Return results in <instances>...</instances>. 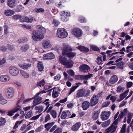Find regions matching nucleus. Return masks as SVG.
Masks as SVG:
<instances>
[{"instance_id":"1","label":"nucleus","mask_w":133,"mask_h":133,"mask_svg":"<svg viewBox=\"0 0 133 133\" xmlns=\"http://www.w3.org/2000/svg\"><path fill=\"white\" fill-rule=\"evenodd\" d=\"M59 61L62 64L66 66L67 68H70L73 65V63L71 60L68 61L64 57L59 56Z\"/></svg>"},{"instance_id":"2","label":"nucleus","mask_w":133,"mask_h":133,"mask_svg":"<svg viewBox=\"0 0 133 133\" xmlns=\"http://www.w3.org/2000/svg\"><path fill=\"white\" fill-rule=\"evenodd\" d=\"M32 35L33 40L35 41H40L43 39L44 37L43 34L35 30L32 31Z\"/></svg>"},{"instance_id":"3","label":"nucleus","mask_w":133,"mask_h":133,"mask_svg":"<svg viewBox=\"0 0 133 133\" xmlns=\"http://www.w3.org/2000/svg\"><path fill=\"white\" fill-rule=\"evenodd\" d=\"M75 50L74 49L72 48L69 45L65 43H63L62 48V55H65L69 52Z\"/></svg>"},{"instance_id":"4","label":"nucleus","mask_w":133,"mask_h":133,"mask_svg":"<svg viewBox=\"0 0 133 133\" xmlns=\"http://www.w3.org/2000/svg\"><path fill=\"white\" fill-rule=\"evenodd\" d=\"M57 36L60 38H64L66 37L68 34L65 30L63 28H60L57 30Z\"/></svg>"},{"instance_id":"5","label":"nucleus","mask_w":133,"mask_h":133,"mask_svg":"<svg viewBox=\"0 0 133 133\" xmlns=\"http://www.w3.org/2000/svg\"><path fill=\"white\" fill-rule=\"evenodd\" d=\"M9 72L11 75L14 76H17L19 73L18 69L14 66H11L9 68Z\"/></svg>"},{"instance_id":"6","label":"nucleus","mask_w":133,"mask_h":133,"mask_svg":"<svg viewBox=\"0 0 133 133\" xmlns=\"http://www.w3.org/2000/svg\"><path fill=\"white\" fill-rule=\"evenodd\" d=\"M72 33L75 37H81L82 35V31L78 28L73 29L72 30Z\"/></svg>"},{"instance_id":"7","label":"nucleus","mask_w":133,"mask_h":133,"mask_svg":"<svg viewBox=\"0 0 133 133\" xmlns=\"http://www.w3.org/2000/svg\"><path fill=\"white\" fill-rule=\"evenodd\" d=\"M60 15L61 16V18L62 21H66L67 20V17L70 16V13L68 12H65V11H64L61 12Z\"/></svg>"},{"instance_id":"8","label":"nucleus","mask_w":133,"mask_h":133,"mask_svg":"<svg viewBox=\"0 0 133 133\" xmlns=\"http://www.w3.org/2000/svg\"><path fill=\"white\" fill-rule=\"evenodd\" d=\"M14 90L11 87L8 88L6 91V96L8 98H10L13 96Z\"/></svg>"},{"instance_id":"9","label":"nucleus","mask_w":133,"mask_h":133,"mask_svg":"<svg viewBox=\"0 0 133 133\" xmlns=\"http://www.w3.org/2000/svg\"><path fill=\"white\" fill-rule=\"evenodd\" d=\"M80 71L84 73L88 72L90 70V67L88 65L84 64L80 66L79 68Z\"/></svg>"},{"instance_id":"10","label":"nucleus","mask_w":133,"mask_h":133,"mask_svg":"<svg viewBox=\"0 0 133 133\" xmlns=\"http://www.w3.org/2000/svg\"><path fill=\"white\" fill-rule=\"evenodd\" d=\"M55 57L54 54L52 52H50L43 55V58L44 60L52 59Z\"/></svg>"},{"instance_id":"11","label":"nucleus","mask_w":133,"mask_h":133,"mask_svg":"<svg viewBox=\"0 0 133 133\" xmlns=\"http://www.w3.org/2000/svg\"><path fill=\"white\" fill-rule=\"evenodd\" d=\"M42 47L45 49L50 48L52 46L50 41L47 40H44L42 42Z\"/></svg>"},{"instance_id":"12","label":"nucleus","mask_w":133,"mask_h":133,"mask_svg":"<svg viewBox=\"0 0 133 133\" xmlns=\"http://www.w3.org/2000/svg\"><path fill=\"white\" fill-rule=\"evenodd\" d=\"M17 106L14 109L9 112L8 115L10 116H12L14 115V113L20 110L21 107L18 104H17Z\"/></svg>"},{"instance_id":"13","label":"nucleus","mask_w":133,"mask_h":133,"mask_svg":"<svg viewBox=\"0 0 133 133\" xmlns=\"http://www.w3.org/2000/svg\"><path fill=\"white\" fill-rule=\"evenodd\" d=\"M110 114L109 111L103 112L101 115V119L103 121L109 118Z\"/></svg>"},{"instance_id":"14","label":"nucleus","mask_w":133,"mask_h":133,"mask_svg":"<svg viewBox=\"0 0 133 133\" xmlns=\"http://www.w3.org/2000/svg\"><path fill=\"white\" fill-rule=\"evenodd\" d=\"M98 101V98L95 95H94L91 100V106H93L96 104Z\"/></svg>"},{"instance_id":"15","label":"nucleus","mask_w":133,"mask_h":133,"mask_svg":"<svg viewBox=\"0 0 133 133\" xmlns=\"http://www.w3.org/2000/svg\"><path fill=\"white\" fill-rule=\"evenodd\" d=\"M86 93L85 89H82L78 90L76 94V96L78 97H80L84 96V95Z\"/></svg>"},{"instance_id":"16","label":"nucleus","mask_w":133,"mask_h":133,"mask_svg":"<svg viewBox=\"0 0 133 133\" xmlns=\"http://www.w3.org/2000/svg\"><path fill=\"white\" fill-rule=\"evenodd\" d=\"M117 127L116 124L114 125H112L106 130L107 131V133H108L110 131H111V132L110 133H113L116 130Z\"/></svg>"},{"instance_id":"17","label":"nucleus","mask_w":133,"mask_h":133,"mask_svg":"<svg viewBox=\"0 0 133 133\" xmlns=\"http://www.w3.org/2000/svg\"><path fill=\"white\" fill-rule=\"evenodd\" d=\"M16 0H7V4L10 8H14L16 5Z\"/></svg>"},{"instance_id":"18","label":"nucleus","mask_w":133,"mask_h":133,"mask_svg":"<svg viewBox=\"0 0 133 133\" xmlns=\"http://www.w3.org/2000/svg\"><path fill=\"white\" fill-rule=\"evenodd\" d=\"M35 99L32 103L34 106H35L40 103L42 102L41 100L42 99V98L41 97H39L36 99L35 98Z\"/></svg>"},{"instance_id":"19","label":"nucleus","mask_w":133,"mask_h":133,"mask_svg":"<svg viewBox=\"0 0 133 133\" xmlns=\"http://www.w3.org/2000/svg\"><path fill=\"white\" fill-rule=\"evenodd\" d=\"M10 79L9 77L7 75L1 76L0 77V80L2 82H6L9 81Z\"/></svg>"},{"instance_id":"20","label":"nucleus","mask_w":133,"mask_h":133,"mask_svg":"<svg viewBox=\"0 0 133 133\" xmlns=\"http://www.w3.org/2000/svg\"><path fill=\"white\" fill-rule=\"evenodd\" d=\"M33 20V18H30L28 17H23L22 18L20 21L22 22H26L27 23H31Z\"/></svg>"},{"instance_id":"21","label":"nucleus","mask_w":133,"mask_h":133,"mask_svg":"<svg viewBox=\"0 0 133 133\" xmlns=\"http://www.w3.org/2000/svg\"><path fill=\"white\" fill-rule=\"evenodd\" d=\"M36 28L38 31L41 32L42 34L45 33L46 32V29L41 25H37Z\"/></svg>"},{"instance_id":"22","label":"nucleus","mask_w":133,"mask_h":133,"mask_svg":"<svg viewBox=\"0 0 133 133\" xmlns=\"http://www.w3.org/2000/svg\"><path fill=\"white\" fill-rule=\"evenodd\" d=\"M118 80L117 76L116 75L112 76L109 81V82L111 84H113L116 82Z\"/></svg>"},{"instance_id":"23","label":"nucleus","mask_w":133,"mask_h":133,"mask_svg":"<svg viewBox=\"0 0 133 133\" xmlns=\"http://www.w3.org/2000/svg\"><path fill=\"white\" fill-rule=\"evenodd\" d=\"M81 125L80 123L78 122L72 126L71 129L73 131H76L78 129Z\"/></svg>"},{"instance_id":"24","label":"nucleus","mask_w":133,"mask_h":133,"mask_svg":"<svg viewBox=\"0 0 133 133\" xmlns=\"http://www.w3.org/2000/svg\"><path fill=\"white\" fill-rule=\"evenodd\" d=\"M54 122H52L51 123H49L46 124L44 125L45 128V130L47 131L49 130V129L55 124Z\"/></svg>"},{"instance_id":"25","label":"nucleus","mask_w":133,"mask_h":133,"mask_svg":"<svg viewBox=\"0 0 133 133\" xmlns=\"http://www.w3.org/2000/svg\"><path fill=\"white\" fill-rule=\"evenodd\" d=\"M4 14L7 16H11L14 14L15 12L14 11L11 10H6L4 11Z\"/></svg>"},{"instance_id":"26","label":"nucleus","mask_w":133,"mask_h":133,"mask_svg":"<svg viewBox=\"0 0 133 133\" xmlns=\"http://www.w3.org/2000/svg\"><path fill=\"white\" fill-rule=\"evenodd\" d=\"M90 105L89 102L87 101L84 102L82 104V107L83 110H86L89 107Z\"/></svg>"},{"instance_id":"27","label":"nucleus","mask_w":133,"mask_h":133,"mask_svg":"<svg viewBox=\"0 0 133 133\" xmlns=\"http://www.w3.org/2000/svg\"><path fill=\"white\" fill-rule=\"evenodd\" d=\"M29 45L27 44H24L22 46L20 49L21 51L23 52H26L29 49Z\"/></svg>"},{"instance_id":"28","label":"nucleus","mask_w":133,"mask_h":133,"mask_svg":"<svg viewBox=\"0 0 133 133\" xmlns=\"http://www.w3.org/2000/svg\"><path fill=\"white\" fill-rule=\"evenodd\" d=\"M59 91L58 88L54 89L53 91L52 96L53 98L57 97L59 94L58 93V91Z\"/></svg>"},{"instance_id":"29","label":"nucleus","mask_w":133,"mask_h":133,"mask_svg":"<svg viewBox=\"0 0 133 133\" xmlns=\"http://www.w3.org/2000/svg\"><path fill=\"white\" fill-rule=\"evenodd\" d=\"M81 84V83H77L76 84L77 85H76L74 86H72L70 88V92L69 93V95H70L71 93L74 92L75 90L79 86L78 84Z\"/></svg>"},{"instance_id":"30","label":"nucleus","mask_w":133,"mask_h":133,"mask_svg":"<svg viewBox=\"0 0 133 133\" xmlns=\"http://www.w3.org/2000/svg\"><path fill=\"white\" fill-rule=\"evenodd\" d=\"M7 100L4 98L2 95L0 93V103L2 104H4L7 103Z\"/></svg>"},{"instance_id":"31","label":"nucleus","mask_w":133,"mask_h":133,"mask_svg":"<svg viewBox=\"0 0 133 133\" xmlns=\"http://www.w3.org/2000/svg\"><path fill=\"white\" fill-rule=\"evenodd\" d=\"M99 113L100 111H95L94 112V115L92 116V118L93 119L96 120L97 119Z\"/></svg>"},{"instance_id":"32","label":"nucleus","mask_w":133,"mask_h":133,"mask_svg":"<svg viewBox=\"0 0 133 133\" xmlns=\"http://www.w3.org/2000/svg\"><path fill=\"white\" fill-rule=\"evenodd\" d=\"M78 48L81 51L87 52L89 51V49L84 46H80L78 47Z\"/></svg>"},{"instance_id":"33","label":"nucleus","mask_w":133,"mask_h":133,"mask_svg":"<svg viewBox=\"0 0 133 133\" xmlns=\"http://www.w3.org/2000/svg\"><path fill=\"white\" fill-rule=\"evenodd\" d=\"M76 53L75 52H69L66 55L70 58H72L76 55Z\"/></svg>"},{"instance_id":"34","label":"nucleus","mask_w":133,"mask_h":133,"mask_svg":"<svg viewBox=\"0 0 133 133\" xmlns=\"http://www.w3.org/2000/svg\"><path fill=\"white\" fill-rule=\"evenodd\" d=\"M129 91V89L125 91L124 93L121 94L120 95V98H121V99H123L126 96V94Z\"/></svg>"},{"instance_id":"35","label":"nucleus","mask_w":133,"mask_h":133,"mask_svg":"<svg viewBox=\"0 0 133 133\" xmlns=\"http://www.w3.org/2000/svg\"><path fill=\"white\" fill-rule=\"evenodd\" d=\"M38 68L39 70L40 71H42L44 68L42 63V62H38Z\"/></svg>"},{"instance_id":"36","label":"nucleus","mask_w":133,"mask_h":133,"mask_svg":"<svg viewBox=\"0 0 133 133\" xmlns=\"http://www.w3.org/2000/svg\"><path fill=\"white\" fill-rule=\"evenodd\" d=\"M31 64L30 63L26 64L23 65H21L20 66V67L23 69H27L28 68L31 67Z\"/></svg>"},{"instance_id":"37","label":"nucleus","mask_w":133,"mask_h":133,"mask_svg":"<svg viewBox=\"0 0 133 133\" xmlns=\"http://www.w3.org/2000/svg\"><path fill=\"white\" fill-rule=\"evenodd\" d=\"M92 76V74H90L87 75H82V80H87Z\"/></svg>"},{"instance_id":"38","label":"nucleus","mask_w":133,"mask_h":133,"mask_svg":"<svg viewBox=\"0 0 133 133\" xmlns=\"http://www.w3.org/2000/svg\"><path fill=\"white\" fill-rule=\"evenodd\" d=\"M130 46H128L127 48V50L126 51L127 52H129L131 51V50L129 49L133 47V39L130 42Z\"/></svg>"},{"instance_id":"39","label":"nucleus","mask_w":133,"mask_h":133,"mask_svg":"<svg viewBox=\"0 0 133 133\" xmlns=\"http://www.w3.org/2000/svg\"><path fill=\"white\" fill-rule=\"evenodd\" d=\"M6 123V120L4 118L1 117L0 118V126L4 125Z\"/></svg>"},{"instance_id":"40","label":"nucleus","mask_w":133,"mask_h":133,"mask_svg":"<svg viewBox=\"0 0 133 133\" xmlns=\"http://www.w3.org/2000/svg\"><path fill=\"white\" fill-rule=\"evenodd\" d=\"M20 73L22 76H23L25 78H28L29 77V75L23 71H21Z\"/></svg>"},{"instance_id":"41","label":"nucleus","mask_w":133,"mask_h":133,"mask_svg":"<svg viewBox=\"0 0 133 133\" xmlns=\"http://www.w3.org/2000/svg\"><path fill=\"white\" fill-rule=\"evenodd\" d=\"M124 115L123 114V113H122L121 112L120 114L119 115V116L117 119H116L115 121L114 122V123L115 122L116 123V122L118 121H120V119L123 118V116Z\"/></svg>"},{"instance_id":"42","label":"nucleus","mask_w":133,"mask_h":133,"mask_svg":"<svg viewBox=\"0 0 133 133\" xmlns=\"http://www.w3.org/2000/svg\"><path fill=\"white\" fill-rule=\"evenodd\" d=\"M50 114L54 118H55L57 117V113L55 110H52L50 112Z\"/></svg>"},{"instance_id":"43","label":"nucleus","mask_w":133,"mask_h":133,"mask_svg":"<svg viewBox=\"0 0 133 133\" xmlns=\"http://www.w3.org/2000/svg\"><path fill=\"white\" fill-rule=\"evenodd\" d=\"M125 88L123 87H122L121 85H119L117 88V91L118 92H122L123 91Z\"/></svg>"},{"instance_id":"44","label":"nucleus","mask_w":133,"mask_h":133,"mask_svg":"<svg viewBox=\"0 0 133 133\" xmlns=\"http://www.w3.org/2000/svg\"><path fill=\"white\" fill-rule=\"evenodd\" d=\"M43 107L42 105L37 106L35 108V110H38L40 112H41L43 111Z\"/></svg>"},{"instance_id":"45","label":"nucleus","mask_w":133,"mask_h":133,"mask_svg":"<svg viewBox=\"0 0 133 133\" xmlns=\"http://www.w3.org/2000/svg\"><path fill=\"white\" fill-rule=\"evenodd\" d=\"M132 115H133L132 114L130 113H128L127 122L128 124L130 123L131 121Z\"/></svg>"},{"instance_id":"46","label":"nucleus","mask_w":133,"mask_h":133,"mask_svg":"<svg viewBox=\"0 0 133 133\" xmlns=\"http://www.w3.org/2000/svg\"><path fill=\"white\" fill-rule=\"evenodd\" d=\"M50 119V116L49 114H48L46 116L45 118L44 122L45 123H46Z\"/></svg>"},{"instance_id":"47","label":"nucleus","mask_w":133,"mask_h":133,"mask_svg":"<svg viewBox=\"0 0 133 133\" xmlns=\"http://www.w3.org/2000/svg\"><path fill=\"white\" fill-rule=\"evenodd\" d=\"M110 121L109 119L102 124V126L104 127H106L110 124Z\"/></svg>"},{"instance_id":"48","label":"nucleus","mask_w":133,"mask_h":133,"mask_svg":"<svg viewBox=\"0 0 133 133\" xmlns=\"http://www.w3.org/2000/svg\"><path fill=\"white\" fill-rule=\"evenodd\" d=\"M45 81L44 79H42L41 81L38 83L37 85L40 86V87L43 86L44 85Z\"/></svg>"},{"instance_id":"49","label":"nucleus","mask_w":133,"mask_h":133,"mask_svg":"<svg viewBox=\"0 0 133 133\" xmlns=\"http://www.w3.org/2000/svg\"><path fill=\"white\" fill-rule=\"evenodd\" d=\"M90 49L95 51H98L99 50V48L98 47L94 45L90 46Z\"/></svg>"},{"instance_id":"50","label":"nucleus","mask_w":133,"mask_h":133,"mask_svg":"<svg viewBox=\"0 0 133 133\" xmlns=\"http://www.w3.org/2000/svg\"><path fill=\"white\" fill-rule=\"evenodd\" d=\"M35 11L37 13L43 12L44 11V10L42 8H36L35 9Z\"/></svg>"},{"instance_id":"51","label":"nucleus","mask_w":133,"mask_h":133,"mask_svg":"<svg viewBox=\"0 0 133 133\" xmlns=\"http://www.w3.org/2000/svg\"><path fill=\"white\" fill-rule=\"evenodd\" d=\"M32 111H29L26 114L25 116V118H29L32 116Z\"/></svg>"},{"instance_id":"52","label":"nucleus","mask_w":133,"mask_h":133,"mask_svg":"<svg viewBox=\"0 0 133 133\" xmlns=\"http://www.w3.org/2000/svg\"><path fill=\"white\" fill-rule=\"evenodd\" d=\"M12 18L15 20L19 19L22 18L21 16L18 15H16L12 16Z\"/></svg>"},{"instance_id":"53","label":"nucleus","mask_w":133,"mask_h":133,"mask_svg":"<svg viewBox=\"0 0 133 133\" xmlns=\"http://www.w3.org/2000/svg\"><path fill=\"white\" fill-rule=\"evenodd\" d=\"M41 115V114H40L38 115H37L36 116H34L31 118L30 119V121H35L37 119H38L39 117Z\"/></svg>"},{"instance_id":"54","label":"nucleus","mask_w":133,"mask_h":133,"mask_svg":"<svg viewBox=\"0 0 133 133\" xmlns=\"http://www.w3.org/2000/svg\"><path fill=\"white\" fill-rule=\"evenodd\" d=\"M7 49L6 47L4 45H2L0 47V50L3 51H6Z\"/></svg>"},{"instance_id":"55","label":"nucleus","mask_w":133,"mask_h":133,"mask_svg":"<svg viewBox=\"0 0 133 133\" xmlns=\"http://www.w3.org/2000/svg\"><path fill=\"white\" fill-rule=\"evenodd\" d=\"M124 64V63L122 62H120L117 63L116 65L118 66L120 68H122L123 67V65Z\"/></svg>"},{"instance_id":"56","label":"nucleus","mask_w":133,"mask_h":133,"mask_svg":"<svg viewBox=\"0 0 133 133\" xmlns=\"http://www.w3.org/2000/svg\"><path fill=\"white\" fill-rule=\"evenodd\" d=\"M62 132V129L60 128H58L53 132V133H61Z\"/></svg>"},{"instance_id":"57","label":"nucleus","mask_w":133,"mask_h":133,"mask_svg":"<svg viewBox=\"0 0 133 133\" xmlns=\"http://www.w3.org/2000/svg\"><path fill=\"white\" fill-rule=\"evenodd\" d=\"M61 117V118L62 119H65L67 117L66 112L65 111H63L62 113Z\"/></svg>"},{"instance_id":"58","label":"nucleus","mask_w":133,"mask_h":133,"mask_svg":"<svg viewBox=\"0 0 133 133\" xmlns=\"http://www.w3.org/2000/svg\"><path fill=\"white\" fill-rule=\"evenodd\" d=\"M96 62L98 64H102V59L101 57H99L97 59V61H96Z\"/></svg>"},{"instance_id":"59","label":"nucleus","mask_w":133,"mask_h":133,"mask_svg":"<svg viewBox=\"0 0 133 133\" xmlns=\"http://www.w3.org/2000/svg\"><path fill=\"white\" fill-rule=\"evenodd\" d=\"M7 47L9 50L10 51H12L14 50V47L13 45L9 44L8 45Z\"/></svg>"},{"instance_id":"60","label":"nucleus","mask_w":133,"mask_h":133,"mask_svg":"<svg viewBox=\"0 0 133 133\" xmlns=\"http://www.w3.org/2000/svg\"><path fill=\"white\" fill-rule=\"evenodd\" d=\"M126 125L124 124L123 125L121 131V133H124L125 131Z\"/></svg>"},{"instance_id":"61","label":"nucleus","mask_w":133,"mask_h":133,"mask_svg":"<svg viewBox=\"0 0 133 133\" xmlns=\"http://www.w3.org/2000/svg\"><path fill=\"white\" fill-rule=\"evenodd\" d=\"M110 102L109 101L104 102L103 103L102 106L104 107H106L108 106L110 104Z\"/></svg>"},{"instance_id":"62","label":"nucleus","mask_w":133,"mask_h":133,"mask_svg":"<svg viewBox=\"0 0 133 133\" xmlns=\"http://www.w3.org/2000/svg\"><path fill=\"white\" fill-rule=\"evenodd\" d=\"M67 72L70 75L72 76L74 75V71L72 70H68L67 71Z\"/></svg>"},{"instance_id":"63","label":"nucleus","mask_w":133,"mask_h":133,"mask_svg":"<svg viewBox=\"0 0 133 133\" xmlns=\"http://www.w3.org/2000/svg\"><path fill=\"white\" fill-rule=\"evenodd\" d=\"M133 83L131 82H128L127 84V88H129L131 87Z\"/></svg>"},{"instance_id":"64","label":"nucleus","mask_w":133,"mask_h":133,"mask_svg":"<svg viewBox=\"0 0 133 133\" xmlns=\"http://www.w3.org/2000/svg\"><path fill=\"white\" fill-rule=\"evenodd\" d=\"M75 78L76 79L82 80V75H78L76 76Z\"/></svg>"}]
</instances>
